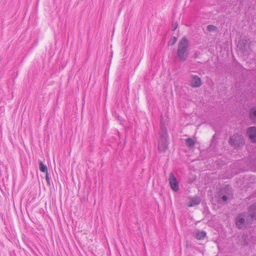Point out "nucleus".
I'll return each mask as SVG.
<instances>
[{
  "mask_svg": "<svg viewBox=\"0 0 256 256\" xmlns=\"http://www.w3.org/2000/svg\"><path fill=\"white\" fill-rule=\"evenodd\" d=\"M252 220H256V204L250 207L248 216L245 212L238 214L236 220V226L239 229L244 228L247 224L251 223Z\"/></svg>",
  "mask_w": 256,
  "mask_h": 256,
  "instance_id": "nucleus-1",
  "label": "nucleus"
},
{
  "mask_svg": "<svg viewBox=\"0 0 256 256\" xmlns=\"http://www.w3.org/2000/svg\"><path fill=\"white\" fill-rule=\"evenodd\" d=\"M189 43L186 38H183L178 44L177 54L180 62H184L189 55Z\"/></svg>",
  "mask_w": 256,
  "mask_h": 256,
  "instance_id": "nucleus-2",
  "label": "nucleus"
},
{
  "mask_svg": "<svg viewBox=\"0 0 256 256\" xmlns=\"http://www.w3.org/2000/svg\"><path fill=\"white\" fill-rule=\"evenodd\" d=\"M230 144L234 146H241L244 142L242 136L239 134H234L230 139Z\"/></svg>",
  "mask_w": 256,
  "mask_h": 256,
  "instance_id": "nucleus-3",
  "label": "nucleus"
},
{
  "mask_svg": "<svg viewBox=\"0 0 256 256\" xmlns=\"http://www.w3.org/2000/svg\"><path fill=\"white\" fill-rule=\"evenodd\" d=\"M170 184L173 190L176 192L178 190L179 186L178 182L172 172L170 174Z\"/></svg>",
  "mask_w": 256,
  "mask_h": 256,
  "instance_id": "nucleus-4",
  "label": "nucleus"
},
{
  "mask_svg": "<svg viewBox=\"0 0 256 256\" xmlns=\"http://www.w3.org/2000/svg\"><path fill=\"white\" fill-rule=\"evenodd\" d=\"M247 134L252 142H256V127L249 128L247 130Z\"/></svg>",
  "mask_w": 256,
  "mask_h": 256,
  "instance_id": "nucleus-5",
  "label": "nucleus"
},
{
  "mask_svg": "<svg viewBox=\"0 0 256 256\" xmlns=\"http://www.w3.org/2000/svg\"><path fill=\"white\" fill-rule=\"evenodd\" d=\"M168 146V139H160L158 143V148L160 151L165 152Z\"/></svg>",
  "mask_w": 256,
  "mask_h": 256,
  "instance_id": "nucleus-6",
  "label": "nucleus"
},
{
  "mask_svg": "<svg viewBox=\"0 0 256 256\" xmlns=\"http://www.w3.org/2000/svg\"><path fill=\"white\" fill-rule=\"evenodd\" d=\"M201 84V80L198 76H193L190 84V85L192 87H199L200 86Z\"/></svg>",
  "mask_w": 256,
  "mask_h": 256,
  "instance_id": "nucleus-7",
  "label": "nucleus"
},
{
  "mask_svg": "<svg viewBox=\"0 0 256 256\" xmlns=\"http://www.w3.org/2000/svg\"><path fill=\"white\" fill-rule=\"evenodd\" d=\"M200 198L199 197L196 196L192 198L190 202L188 204L189 207H192L194 206L198 205L200 204Z\"/></svg>",
  "mask_w": 256,
  "mask_h": 256,
  "instance_id": "nucleus-8",
  "label": "nucleus"
},
{
  "mask_svg": "<svg viewBox=\"0 0 256 256\" xmlns=\"http://www.w3.org/2000/svg\"><path fill=\"white\" fill-rule=\"evenodd\" d=\"M250 118L254 122H256V106L252 108L249 114Z\"/></svg>",
  "mask_w": 256,
  "mask_h": 256,
  "instance_id": "nucleus-9",
  "label": "nucleus"
},
{
  "mask_svg": "<svg viewBox=\"0 0 256 256\" xmlns=\"http://www.w3.org/2000/svg\"><path fill=\"white\" fill-rule=\"evenodd\" d=\"M160 139H168V135L167 130L164 126H162L160 132Z\"/></svg>",
  "mask_w": 256,
  "mask_h": 256,
  "instance_id": "nucleus-10",
  "label": "nucleus"
},
{
  "mask_svg": "<svg viewBox=\"0 0 256 256\" xmlns=\"http://www.w3.org/2000/svg\"><path fill=\"white\" fill-rule=\"evenodd\" d=\"M206 236V232L204 231H198L196 234V238L198 240H203Z\"/></svg>",
  "mask_w": 256,
  "mask_h": 256,
  "instance_id": "nucleus-11",
  "label": "nucleus"
},
{
  "mask_svg": "<svg viewBox=\"0 0 256 256\" xmlns=\"http://www.w3.org/2000/svg\"><path fill=\"white\" fill-rule=\"evenodd\" d=\"M39 168L40 170L43 172H48V168L47 166L44 164L42 162V161L39 160Z\"/></svg>",
  "mask_w": 256,
  "mask_h": 256,
  "instance_id": "nucleus-12",
  "label": "nucleus"
},
{
  "mask_svg": "<svg viewBox=\"0 0 256 256\" xmlns=\"http://www.w3.org/2000/svg\"><path fill=\"white\" fill-rule=\"evenodd\" d=\"M195 142L192 138H188L186 140V144L188 147L193 146Z\"/></svg>",
  "mask_w": 256,
  "mask_h": 256,
  "instance_id": "nucleus-13",
  "label": "nucleus"
},
{
  "mask_svg": "<svg viewBox=\"0 0 256 256\" xmlns=\"http://www.w3.org/2000/svg\"><path fill=\"white\" fill-rule=\"evenodd\" d=\"M216 26H214V25L210 24L207 26V30L209 32H214L216 31Z\"/></svg>",
  "mask_w": 256,
  "mask_h": 256,
  "instance_id": "nucleus-14",
  "label": "nucleus"
},
{
  "mask_svg": "<svg viewBox=\"0 0 256 256\" xmlns=\"http://www.w3.org/2000/svg\"><path fill=\"white\" fill-rule=\"evenodd\" d=\"M228 197L226 196H222V200L223 201V202H226L228 200Z\"/></svg>",
  "mask_w": 256,
  "mask_h": 256,
  "instance_id": "nucleus-15",
  "label": "nucleus"
},
{
  "mask_svg": "<svg viewBox=\"0 0 256 256\" xmlns=\"http://www.w3.org/2000/svg\"><path fill=\"white\" fill-rule=\"evenodd\" d=\"M176 38H174V42H173L172 44H174V43H175V42H176Z\"/></svg>",
  "mask_w": 256,
  "mask_h": 256,
  "instance_id": "nucleus-16",
  "label": "nucleus"
},
{
  "mask_svg": "<svg viewBox=\"0 0 256 256\" xmlns=\"http://www.w3.org/2000/svg\"><path fill=\"white\" fill-rule=\"evenodd\" d=\"M244 244H248V242L247 240H244Z\"/></svg>",
  "mask_w": 256,
  "mask_h": 256,
  "instance_id": "nucleus-17",
  "label": "nucleus"
},
{
  "mask_svg": "<svg viewBox=\"0 0 256 256\" xmlns=\"http://www.w3.org/2000/svg\"><path fill=\"white\" fill-rule=\"evenodd\" d=\"M46 179L48 181V176H46Z\"/></svg>",
  "mask_w": 256,
  "mask_h": 256,
  "instance_id": "nucleus-18",
  "label": "nucleus"
}]
</instances>
